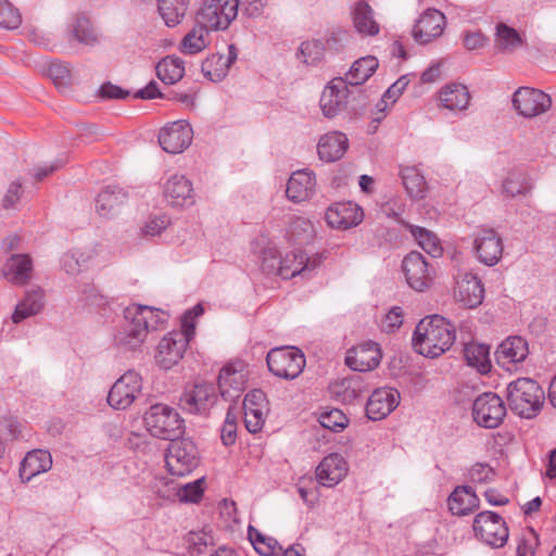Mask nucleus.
I'll use <instances>...</instances> for the list:
<instances>
[{"label": "nucleus", "mask_w": 556, "mask_h": 556, "mask_svg": "<svg viewBox=\"0 0 556 556\" xmlns=\"http://www.w3.org/2000/svg\"><path fill=\"white\" fill-rule=\"evenodd\" d=\"M165 313L152 306L132 304L124 309V323L114 336L115 345L124 351H137L148 333L165 321Z\"/></svg>", "instance_id": "obj_1"}, {"label": "nucleus", "mask_w": 556, "mask_h": 556, "mask_svg": "<svg viewBox=\"0 0 556 556\" xmlns=\"http://www.w3.org/2000/svg\"><path fill=\"white\" fill-rule=\"evenodd\" d=\"M455 341V329L443 317L433 315L421 319L414 331L413 346L426 357L435 358L445 353Z\"/></svg>", "instance_id": "obj_2"}, {"label": "nucleus", "mask_w": 556, "mask_h": 556, "mask_svg": "<svg viewBox=\"0 0 556 556\" xmlns=\"http://www.w3.org/2000/svg\"><path fill=\"white\" fill-rule=\"evenodd\" d=\"M506 400L514 414L530 419L540 413L544 403V391L536 381L519 378L508 383Z\"/></svg>", "instance_id": "obj_3"}, {"label": "nucleus", "mask_w": 556, "mask_h": 556, "mask_svg": "<svg viewBox=\"0 0 556 556\" xmlns=\"http://www.w3.org/2000/svg\"><path fill=\"white\" fill-rule=\"evenodd\" d=\"M146 429L152 437L174 441L184 433V419L168 405H152L143 417Z\"/></svg>", "instance_id": "obj_4"}, {"label": "nucleus", "mask_w": 556, "mask_h": 556, "mask_svg": "<svg viewBox=\"0 0 556 556\" xmlns=\"http://www.w3.org/2000/svg\"><path fill=\"white\" fill-rule=\"evenodd\" d=\"M218 400L217 388L213 382L197 380L188 383L179 396L178 405L185 413L208 415Z\"/></svg>", "instance_id": "obj_5"}, {"label": "nucleus", "mask_w": 556, "mask_h": 556, "mask_svg": "<svg viewBox=\"0 0 556 556\" xmlns=\"http://www.w3.org/2000/svg\"><path fill=\"white\" fill-rule=\"evenodd\" d=\"M266 362L270 372L288 380L299 377L305 367L303 352L294 346L271 349L267 354Z\"/></svg>", "instance_id": "obj_6"}, {"label": "nucleus", "mask_w": 556, "mask_h": 556, "mask_svg": "<svg viewBox=\"0 0 556 556\" xmlns=\"http://www.w3.org/2000/svg\"><path fill=\"white\" fill-rule=\"evenodd\" d=\"M507 409L503 399L494 392L478 395L472 403L473 421L481 428L495 429L500 427Z\"/></svg>", "instance_id": "obj_7"}, {"label": "nucleus", "mask_w": 556, "mask_h": 556, "mask_svg": "<svg viewBox=\"0 0 556 556\" xmlns=\"http://www.w3.org/2000/svg\"><path fill=\"white\" fill-rule=\"evenodd\" d=\"M238 0H204L197 22L213 30L226 29L238 14Z\"/></svg>", "instance_id": "obj_8"}, {"label": "nucleus", "mask_w": 556, "mask_h": 556, "mask_svg": "<svg viewBox=\"0 0 556 556\" xmlns=\"http://www.w3.org/2000/svg\"><path fill=\"white\" fill-rule=\"evenodd\" d=\"M472 528L480 541L495 548L503 547L509 536L505 520L490 510L479 513L473 519Z\"/></svg>", "instance_id": "obj_9"}, {"label": "nucleus", "mask_w": 556, "mask_h": 556, "mask_svg": "<svg viewBox=\"0 0 556 556\" xmlns=\"http://www.w3.org/2000/svg\"><path fill=\"white\" fill-rule=\"evenodd\" d=\"M165 463L172 476L184 477L192 472L199 465L198 448L190 440H174L169 444Z\"/></svg>", "instance_id": "obj_10"}, {"label": "nucleus", "mask_w": 556, "mask_h": 556, "mask_svg": "<svg viewBox=\"0 0 556 556\" xmlns=\"http://www.w3.org/2000/svg\"><path fill=\"white\" fill-rule=\"evenodd\" d=\"M191 339L181 330L168 332L156 346V364L166 370L173 368L182 358Z\"/></svg>", "instance_id": "obj_11"}, {"label": "nucleus", "mask_w": 556, "mask_h": 556, "mask_svg": "<svg viewBox=\"0 0 556 556\" xmlns=\"http://www.w3.org/2000/svg\"><path fill=\"white\" fill-rule=\"evenodd\" d=\"M513 106L521 116L532 118L551 109L552 98L540 89L519 87L514 92Z\"/></svg>", "instance_id": "obj_12"}, {"label": "nucleus", "mask_w": 556, "mask_h": 556, "mask_svg": "<svg viewBox=\"0 0 556 556\" xmlns=\"http://www.w3.org/2000/svg\"><path fill=\"white\" fill-rule=\"evenodd\" d=\"M248 369L243 362L225 365L218 375V390L220 395L230 402L239 399L247 388Z\"/></svg>", "instance_id": "obj_13"}, {"label": "nucleus", "mask_w": 556, "mask_h": 556, "mask_svg": "<svg viewBox=\"0 0 556 556\" xmlns=\"http://www.w3.org/2000/svg\"><path fill=\"white\" fill-rule=\"evenodd\" d=\"M141 388L140 375L129 370L113 384L108 395V403L115 409H126L132 404Z\"/></svg>", "instance_id": "obj_14"}, {"label": "nucleus", "mask_w": 556, "mask_h": 556, "mask_svg": "<svg viewBox=\"0 0 556 556\" xmlns=\"http://www.w3.org/2000/svg\"><path fill=\"white\" fill-rule=\"evenodd\" d=\"M348 86V81L343 77H336L326 85L319 100L325 117L334 118L345 110L349 97Z\"/></svg>", "instance_id": "obj_15"}, {"label": "nucleus", "mask_w": 556, "mask_h": 556, "mask_svg": "<svg viewBox=\"0 0 556 556\" xmlns=\"http://www.w3.org/2000/svg\"><path fill=\"white\" fill-rule=\"evenodd\" d=\"M402 266L406 281L412 289L422 292L430 287L432 271L421 253L417 251L408 253L404 257Z\"/></svg>", "instance_id": "obj_16"}, {"label": "nucleus", "mask_w": 556, "mask_h": 556, "mask_svg": "<svg viewBox=\"0 0 556 556\" xmlns=\"http://www.w3.org/2000/svg\"><path fill=\"white\" fill-rule=\"evenodd\" d=\"M192 136L191 126L186 121H177L161 129L159 142L164 151L176 154L190 146Z\"/></svg>", "instance_id": "obj_17"}, {"label": "nucleus", "mask_w": 556, "mask_h": 556, "mask_svg": "<svg viewBox=\"0 0 556 556\" xmlns=\"http://www.w3.org/2000/svg\"><path fill=\"white\" fill-rule=\"evenodd\" d=\"M445 24V15L442 12L435 9H428L414 25L413 38L418 43H429L442 35Z\"/></svg>", "instance_id": "obj_18"}, {"label": "nucleus", "mask_w": 556, "mask_h": 556, "mask_svg": "<svg viewBox=\"0 0 556 556\" xmlns=\"http://www.w3.org/2000/svg\"><path fill=\"white\" fill-rule=\"evenodd\" d=\"M400 400L401 395L396 389H376L367 401L366 415L371 420H381L399 406Z\"/></svg>", "instance_id": "obj_19"}, {"label": "nucleus", "mask_w": 556, "mask_h": 556, "mask_svg": "<svg viewBox=\"0 0 556 556\" xmlns=\"http://www.w3.org/2000/svg\"><path fill=\"white\" fill-rule=\"evenodd\" d=\"M475 251L481 263L493 266L503 253L502 239L494 229L481 228L475 238Z\"/></svg>", "instance_id": "obj_20"}, {"label": "nucleus", "mask_w": 556, "mask_h": 556, "mask_svg": "<svg viewBox=\"0 0 556 556\" xmlns=\"http://www.w3.org/2000/svg\"><path fill=\"white\" fill-rule=\"evenodd\" d=\"M382 354L375 342H364L349 350L345 364L355 371H369L378 367Z\"/></svg>", "instance_id": "obj_21"}, {"label": "nucleus", "mask_w": 556, "mask_h": 556, "mask_svg": "<svg viewBox=\"0 0 556 556\" xmlns=\"http://www.w3.org/2000/svg\"><path fill=\"white\" fill-rule=\"evenodd\" d=\"M163 193L172 206L185 207L194 203L192 182L181 174H174L164 184Z\"/></svg>", "instance_id": "obj_22"}, {"label": "nucleus", "mask_w": 556, "mask_h": 556, "mask_svg": "<svg viewBox=\"0 0 556 556\" xmlns=\"http://www.w3.org/2000/svg\"><path fill=\"white\" fill-rule=\"evenodd\" d=\"M325 218L331 228L349 229L362 223L364 213L357 204L342 202L328 207Z\"/></svg>", "instance_id": "obj_23"}, {"label": "nucleus", "mask_w": 556, "mask_h": 556, "mask_svg": "<svg viewBox=\"0 0 556 556\" xmlns=\"http://www.w3.org/2000/svg\"><path fill=\"white\" fill-rule=\"evenodd\" d=\"M455 299L466 308L479 306L484 299V287L472 273H464L456 282Z\"/></svg>", "instance_id": "obj_24"}, {"label": "nucleus", "mask_w": 556, "mask_h": 556, "mask_svg": "<svg viewBox=\"0 0 556 556\" xmlns=\"http://www.w3.org/2000/svg\"><path fill=\"white\" fill-rule=\"evenodd\" d=\"M528 354V343L523 338L509 337L498 345L495 358L501 367L510 370L511 365L523 362Z\"/></svg>", "instance_id": "obj_25"}, {"label": "nucleus", "mask_w": 556, "mask_h": 556, "mask_svg": "<svg viewBox=\"0 0 556 556\" xmlns=\"http://www.w3.org/2000/svg\"><path fill=\"white\" fill-rule=\"evenodd\" d=\"M279 276L290 279L298 275L307 276L318 265L316 258H309L301 250L287 253L280 261Z\"/></svg>", "instance_id": "obj_26"}, {"label": "nucleus", "mask_w": 556, "mask_h": 556, "mask_svg": "<svg viewBox=\"0 0 556 556\" xmlns=\"http://www.w3.org/2000/svg\"><path fill=\"white\" fill-rule=\"evenodd\" d=\"M348 472V464L344 458L337 453L330 454L320 462L316 468V477L324 486H334Z\"/></svg>", "instance_id": "obj_27"}, {"label": "nucleus", "mask_w": 556, "mask_h": 556, "mask_svg": "<svg viewBox=\"0 0 556 556\" xmlns=\"http://www.w3.org/2000/svg\"><path fill=\"white\" fill-rule=\"evenodd\" d=\"M316 179L313 172L301 169L294 172L287 184V197L293 202L308 200L315 192Z\"/></svg>", "instance_id": "obj_28"}, {"label": "nucleus", "mask_w": 556, "mask_h": 556, "mask_svg": "<svg viewBox=\"0 0 556 556\" xmlns=\"http://www.w3.org/2000/svg\"><path fill=\"white\" fill-rule=\"evenodd\" d=\"M127 199L128 195L122 188L108 187L98 194L96 211L104 218L114 217L121 212Z\"/></svg>", "instance_id": "obj_29"}, {"label": "nucleus", "mask_w": 556, "mask_h": 556, "mask_svg": "<svg viewBox=\"0 0 556 556\" xmlns=\"http://www.w3.org/2000/svg\"><path fill=\"white\" fill-rule=\"evenodd\" d=\"M349 147L348 137L341 131H331L320 137L317 146L318 156L325 162L340 160Z\"/></svg>", "instance_id": "obj_30"}, {"label": "nucleus", "mask_w": 556, "mask_h": 556, "mask_svg": "<svg viewBox=\"0 0 556 556\" xmlns=\"http://www.w3.org/2000/svg\"><path fill=\"white\" fill-rule=\"evenodd\" d=\"M52 467L51 454L47 451L36 450L26 454L20 467V477L23 481H30L35 476L47 472Z\"/></svg>", "instance_id": "obj_31"}, {"label": "nucleus", "mask_w": 556, "mask_h": 556, "mask_svg": "<svg viewBox=\"0 0 556 556\" xmlns=\"http://www.w3.org/2000/svg\"><path fill=\"white\" fill-rule=\"evenodd\" d=\"M33 263L27 254H13L3 266L4 277L14 285H25L31 277Z\"/></svg>", "instance_id": "obj_32"}, {"label": "nucleus", "mask_w": 556, "mask_h": 556, "mask_svg": "<svg viewBox=\"0 0 556 556\" xmlns=\"http://www.w3.org/2000/svg\"><path fill=\"white\" fill-rule=\"evenodd\" d=\"M439 99L450 111H464L469 105L470 93L465 85L452 83L441 88Z\"/></svg>", "instance_id": "obj_33"}, {"label": "nucleus", "mask_w": 556, "mask_h": 556, "mask_svg": "<svg viewBox=\"0 0 556 556\" xmlns=\"http://www.w3.org/2000/svg\"><path fill=\"white\" fill-rule=\"evenodd\" d=\"M479 505V498L470 486L460 485L448 496V509L453 515L465 516Z\"/></svg>", "instance_id": "obj_34"}, {"label": "nucleus", "mask_w": 556, "mask_h": 556, "mask_svg": "<svg viewBox=\"0 0 556 556\" xmlns=\"http://www.w3.org/2000/svg\"><path fill=\"white\" fill-rule=\"evenodd\" d=\"M352 20L355 29L365 36H376L380 27L374 18V11L370 5L361 0L355 3L352 10Z\"/></svg>", "instance_id": "obj_35"}, {"label": "nucleus", "mask_w": 556, "mask_h": 556, "mask_svg": "<svg viewBox=\"0 0 556 556\" xmlns=\"http://www.w3.org/2000/svg\"><path fill=\"white\" fill-rule=\"evenodd\" d=\"M400 224L409 230L418 245L429 255L432 257H439L442 255L443 248L434 232L407 222H400Z\"/></svg>", "instance_id": "obj_36"}, {"label": "nucleus", "mask_w": 556, "mask_h": 556, "mask_svg": "<svg viewBox=\"0 0 556 556\" xmlns=\"http://www.w3.org/2000/svg\"><path fill=\"white\" fill-rule=\"evenodd\" d=\"M45 292L41 288L28 291L12 315V321L18 324L25 318L38 314L43 307Z\"/></svg>", "instance_id": "obj_37"}, {"label": "nucleus", "mask_w": 556, "mask_h": 556, "mask_svg": "<svg viewBox=\"0 0 556 556\" xmlns=\"http://www.w3.org/2000/svg\"><path fill=\"white\" fill-rule=\"evenodd\" d=\"M533 189V181L525 170H513L502 184V192L509 197L529 195Z\"/></svg>", "instance_id": "obj_38"}, {"label": "nucleus", "mask_w": 556, "mask_h": 556, "mask_svg": "<svg viewBox=\"0 0 556 556\" xmlns=\"http://www.w3.org/2000/svg\"><path fill=\"white\" fill-rule=\"evenodd\" d=\"M464 357L467 364L480 374H488L491 370L490 346L486 344L467 343L464 348Z\"/></svg>", "instance_id": "obj_39"}, {"label": "nucleus", "mask_w": 556, "mask_h": 556, "mask_svg": "<svg viewBox=\"0 0 556 556\" xmlns=\"http://www.w3.org/2000/svg\"><path fill=\"white\" fill-rule=\"evenodd\" d=\"M378 65L379 62L375 56L361 58L352 64L344 79L351 86L362 85L376 72Z\"/></svg>", "instance_id": "obj_40"}, {"label": "nucleus", "mask_w": 556, "mask_h": 556, "mask_svg": "<svg viewBox=\"0 0 556 556\" xmlns=\"http://www.w3.org/2000/svg\"><path fill=\"white\" fill-rule=\"evenodd\" d=\"M155 70L157 77L167 85L179 81L185 75L184 61L175 55H168L162 59Z\"/></svg>", "instance_id": "obj_41"}, {"label": "nucleus", "mask_w": 556, "mask_h": 556, "mask_svg": "<svg viewBox=\"0 0 556 556\" xmlns=\"http://www.w3.org/2000/svg\"><path fill=\"white\" fill-rule=\"evenodd\" d=\"M208 30L212 29L197 22L195 26L182 38L180 51L191 55L205 49L208 42Z\"/></svg>", "instance_id": "obj_42"}, {"label": "nucleus", "mask_w": 556, "mask_h": 556, "mask_svg": "<svg viewBox=\"0 0 556 556\" xmlns=\"http://www.w3.org/2000/svg\"><path fill=\"white\" fill-rule=\"evenodd\" d=\"M525 45L519 33L505 23L496 26L494 46L501 52H513Z\"/></svg>", "instance_id": "obj_43"}, {"label": "nucleus", "mask_w": 556, "mask_h": 556, "mask_svg": "<svg viewBox=\"0 0 556 556\" xmlns=\"http://www.w3.org/2000/svg\"><path fill=\"white\" fill-rule=\"evenodd\" d=\"M188 10V0H159V12L169 27L178 25Z\"/></svg>", "instance_id": "obj_44"}, {"label": "nucleus", "mask_w": 556, "mask_h": 556, "mask_svg": "<svg viewBox=\"0 0 556 556\" xmlns=\"http://www.w3.org/2000/svg\"><path fill=\"white\" fill-rule=\"evenodd\" d=\"M402 181L405 190L410 198L419 200L424 199L427 194V182L422 175L415 168L407 167L401 172Z\"/></svg>", "instance_id": "obj_45"}, {"label": "nucleus", "mask_w": 556, "mask_h": 556, "mask_svg": "<svg viewBox=\"0 0 556 556\" xmlns=\"http://www.w3.org/2000/svg\"><path fill=\"white\" fill-rule=\"evenodd\" d=\"M93 254L91 251L86 252L80 249H74L66 252L62 256L61 265L66 274L76 276L83 270L84 267L87 266Z\"/></svg>", "instance_id": "obj_46"}, {"label": "nucleus", "mask_w": 556, "mask_h": 556, "mask_svg": "<svg viewBox=\"0 0 556 556\" xmlns=\"http://www.w3.org/2000/svg\"><path fill=\"white\" fill-rule=\"evenodd\" d=\"M249 540L253 544L255 551L264 556H275L282 548L277 540L263 535L257 529L252 526L248 529Z\"/></svg>", "instance_id": "obj_47"}, {"label": "nucleus", "mask_w": 556, "mask_h": 556, "mask_svg": "<svg viewBox=\"0 0 556 556\" xmlns=\"http://www.w3.org/2000/svg\"><path fill=\"white\" fill-rule=\"evenodd\" d=\"M225 55L213 54L202 63V72L212 81L222 80L230 68Z\"/></svg>", "instance_id": "obj_48"}, {"label": "nucleus", "mask_w": 556, "mask_h": 556, "mask_svg": "<svg viewBox=\"0 0 556 556\" xmlns=\"http://www.w3.org/2000/svg\"><path fill=\"white\" fill-rule=\"evenodd\" d=\"M73 37L80 43L93 46L99 41L98 33L93 28L90 20L78 17L73 25Z\"/></svg>", "instance_id": "obj_49"}, {"label": "nucleus", "mask_w": 556, "mask_h": 556, "mask_svg": "<svg viewBox=\"0 0 556 556\" xmlns=\"http://www.w3.org/2000/svg\"><path fill=\"white\" fill-rule=\"evenodd\" d=\"M204 478L197 479L193 482L186 484H177L176 498L179 502L197 503L201 500L204 492Z\"/></svg>", "instance_id": "obj_50"}, {"label": "nucleus", "mask_w": 556, "mask_h": 556, "mask_svg": "<svg viewBox=\"0 0 556 556\" xmlns=\"http://www.w3.org/2000/svg\"><path fill=\"white\" fill-rule=\"evenodd\" d=\"M325 46L318 39L307 40L301 43L300 53L302 61L307 65H316L324 58Z\"/></svg>", "instance_id": "obj_51"}, {"label": "nucleus", "mask_w": 556, "mask_h": 556, "mask_svg": "<svg viewBox=\"0 0 556 556\" xmlns=\"http://www.w3.org/2000/svg\"><path fill=\"white\" fill-rule=\"evenodd\" d=\"M539 546V535L532 528L525 529L518 538L517 556H535Z\"/></svg>", "instance_id": "obj_52"}, {"label": "nucleus", "mask_w": 556, "mask_h": 556, "mask_svg": "<svg viewBox=\"0 0 556 556\" xmlns=\"http://www.w3.org/2000/svg\"><path fill=\"white\" fill-rule=\"evenodd\" d=\"M318 420L321 427L334 432L344 429L349 422L348 417L338 408L323 412Z\"/></svg>", "instance_id": "obj_53"}, {"label": "nucleus", "mask_w": 556, "mask_h": 556, "mask_svg": "<svg viewBox=\"0 0 556 556\" xmlns=\"http://www.w3.org/2000/svg\"><path fill=\"white\" fill-rule=\"evenodd\" d=\"M47 75L58 87H67L72 81L71 70L67 64L59 61L51 62L47 68Z\"/></svg>", "instance_id": "obj_54"}, {"label": "nucleus", "mask_w": 556, "mask_h": 556, "mask_svg": "<svg viewBox=\"0 0 556 556\" xmlns=\"http://www.w3.org/2000/svg\"><path fill=\"white\" fill-rule=\"evenodd\" d=\"M22 23V17L8 0H0V27L5 29H15Z\"/></svg>", "instance_id": "obj_55"}, {"label": "nucleus", "mask_w": 556, "mask_h": 556, "mask_svg": "<svg viewBox=\"0 0 556 556\" xmlns=\"http://www.w3.org/2000/svg\"><path fill=\"white\" fill-rule=\"evenodd\" d=\"M408 85V80L405 76L397 79L392 86H390L383 93L381 100L377 103V109L382 112L387 109L388 104H393L405 90Z\"/></svg>", "instance_id": "obj_56"}, {"label": "nucleus", "mask_w": 556, "mask_h": 556, "mask_svg": "<svg viewBox=\"0 0 556 556\" xmlns=\"http://www.w3.org/2000/svg\"><path fill=\"white\" fill-rule=\"evenodd\" d=\"M150 489L157 497L166 501H175L177 495V484L173 481H169L166 478H155L151 484Z\"/></svg>", "instance_id": "obj_57"}, {"label": "nucleus", "mask_w": 556, "mask_h": 556, "mask_svg": "<svg viewBox=\"0 0 556 556\" xmlns=\"http://www.w3.org/2000/svg\"><path fill=\"white\" fill-rule=\"evenodd\" d=\"M468 479L473 483H490L495 478V470L486 463H477L468 470Z\"/></svg>", "instance_id": "obj_58"}, {"label": "nucleus", "mask_w": 556, "mask_h": 556, "mask_svg": "<svg viewBox=\"0 0 556 556\" xmlns=\"http://www.w3.org/2000/svg\"><path fill=\"white\" fill-rule=\"evenodd\" d=\"M281 258L282 257L279 255L277 249L274 245H271V244L266 245L262 251L261 267H262L263 271L268 275H271V274L279 275V268H280L279 261Z\"/></svg>", "instance_id": "obj_59"}, {"label": "nucleus", "mask_w": 556, "mask_h": 556, "mask_svg": "<svg viewBox=\"0 0 556 556\" xmlns=\"http://www.w3.org/2000/svg\"><path fill=\"white\" fill-rule=\"evenodd\" d=\"M244 410V424L245 428L251 433L258 432L265 422V413L267 410H263L260 408L251 409L243 408Z\"/></svg>", "instance_id": "obj_60"}, {"label": "nucleus", "mask_w": 556, "mask_h": 556, "mask_svg": "<svg viewBox=\"0 0 556 556\" xmlns=\"http://www.w3.org/2000/svg\"><path fill=\"white\" fill-rule=\"evenodd\" d=\"M403 309L400 306L392 307L381 320V329L384 332H393L403 324Z\"/></svg>", "instance_id": "obj_61"}, {"label": "nucleus", "mask_w": 556, "mask_h": 556, "mask_svg": "<svg viewBox=\"0 0 556 556\" xmlns=\"http://www.w3.org/2000/svg\"><path fill=\"white\" fill-rule=\"evenodd\" d=\"M170 224L167 215H157L150 218L142 228V232L147 237L159 236Z\"/></svg>", "instance_id": "obj_62"}, {"label": "nucleus", "mask_w": 556, "mask_h": 556, "mask_svg": "<svg viewBox=\"0 0 556 556\" xmlns=\"http://www.w3.org/2000/svg\"><path fill=\"white\" fill-rule=\"evenodd\" d=\"M204 313L201 304L194 305L191 309H188L181 319V331L186 332L193 338L195 329V318Z\"/></svg>", "instance_id": "obj_63"}, {"label": "nucleus", "mask_w": 556, "mask_h": 556, "mask_svg": "<svg viewBox=\"0 0 556 556\" xmlns=\"http://www.w3.org/2000/svg\"><path fill=\"white\" fill-rule=\"evenodd\" d=\"M23 194L22 184L13 181L9 185L7 192L2 199V206L5 210L14 208Z\"/></svg>", "instance_id": "obj_64"}]
</instances>
